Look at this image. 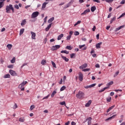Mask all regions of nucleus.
Segmentation results:
<instances>
[{"mask_svg":"<svg viewBox=\"0 0 125 125\" xmlns=\"http://www.w3.org/2000/svg\"><path fill=\"white\" fill-rule=\"evenodd\" d=\"M115 20H116V17H113V18L111 19V20L110 21V24H112V23L113 22H114V21H115Z\"/></svg>","mask_w":125,"mask_h":125,"instance_id":"e433bc0d","label":"nucleus"},{"mask_svg":"<svg viewBox=\"0 0 125 125\" xmlns=\"http://www.w3.org/2000/svg\"><path fill=\"white\" fill-rule=\"evenodd\" d=\"M119 73H120V71H118L116 72H115V74L114 75V77H117L119 75Z\"/></svg>","mask_w":125,"mask_h":125,"instance_id":"a19ab883","label":"nucleus"},{"mask_svg":"<svg viewBox=\"0 0 125 125\" xmlns=\"http://www.w3.org/2000/svg\"><path fill=\"white\" fill-rule=\"evenodd\" d=\"M9 73L10 74V75H11V76H17V73H16V72L14 71L12 69L9 70Z\"/></svg>","mask_w":125,"mask_h":125,"instance_id":"6e6552de","label":"nucleus"},{"mask_svg":"<svg viewBox=\"0 0 125 125\" xmlns=\"http://www.w3.org/2000/svg\"><path fill=\"white\" fill-rule=\"evenodd\" d=\"M15 8H16V9H19V6H18L17 4H16L14 5Z\"/></svg>","mask_w":125,"mask_h":125,"instance_id":"5fc2aeb1","label":"nucleus"},{"mask_svg":"<svg viewBox=\"0 0 125 125\" xmlns=\"http://www.w3.org/2000/svg\"><path fill=\"white\" fill-rule=\"evenodd\" d=\"M17 107H18L17 104H15L13 106V109H15L17 108Z\"/></svg>","mask_w":125,"mask_h":125,"instance_id":"c03bdc74","label":"nucleus"},{"mask_svg":"<svg viewBox=\"0 0 125 125\" xmlns=\"http://www.w3.org/2000/svg\"><path fill=\"white\" fill-rule=\"evenodd\" d=\"M94 2H97L98 3H100V1L99 0H93Z\"/></svg>","mask_w":125,"mask_h":125,"instance_id":"603ef678","label":"nucleus"},{"mask_svg":"<svg viewBox=\"0 0 125 125\" xmlns=\"http://www.w3.org/2000/svg\"><path fill=\"white\" fill-rule=\"evenodd\" d=\"M72 37V36L69 35L67 37H66V40L67 41H70V40H71V38Z\"/></svg>","mask_w":125,"mask_h":125,"instance_id":"a18cd8bd","label":"nucleus"},{"mask_svg":"<svg viewBox=\"0 0 125 125\" xmlns=\"http://www.w3.org/2000/svg\"><path fill=\"white\" fill-rule=\"evenodd\" d=\"M87 67V63H84L79 67L80 69H85Z\"/></svg>","mask_w":125,"mask_h":125,"instance_id":"4468645a","label":"nucleus"},{"mask_svg":"<svg viewBox=\"0 0 125 125\" xmlns=\"http://www.w3.org/2000/svg\"><path fill=\"white\" fill-rule=\"evenodd\" d=\"M71 125H76V123H75L74 121H72L71 122Z\"/></svg>","mask_w":125,"mask_h":125,"instance_id":"338daca9","label":"nucleus"},{"mask_svg":"<svg viewBox=\"0 0 125 125\" xmlns=\"http://www.w3.org/2000/svg\"><path fill=\"white\" fill-rule=\"evenodd\" d=\"M13 64H10L7 66V68H9V69H13Z\"/></svg>","mask_w":125,"mask_h":125,"instance_id":"58836bf2","label":"nucleus"},{"mask_svg":"<svg viewBox=\"0 0 125 125\" xmlns=\"http://www.w3.org/2000/svg\"><path fill=\"white\" fill-rule=\"evenodd\" d=\"M7 47L8 48V49H11L12 48V45L11 44H8L7 45Z\"/></svg>","mask_w":125,"mask_h":125,"instance_id":"c756f323","label":"nucleus"},{"mask_svg":"<svg viewBox=\"0 0 125 125\" xmlns=\"http://www.w3.org/2000/svg\"><path fill=\"white\" fill-rule=\"evenodd\" d=\"M66 49H68V50H72V49H73V47H72L70 45H67L66 46V47H65Z\"/></svg>","mask_w":125,"mask_h":125,"instance_id":"a878e982","label":"nucleus"},{"mask_svg":"<svg viewBox=\"0 0 125 125\" xmlns=\"http://www.w3.org/2000/svg\"><path fill=\"white\" fill-rule=\"evenodd\" d=\"M39 14H40V13L38 11L33 12L31 15V18L34 19L38 17L39 16Z\"/></svg>","mask_w":125,"mask_h":125,"instance_id":"20e7f679","label":"nucleus"},{"mask_svg":"<svg viewBox=\"0 0 125 125\" xmlns=\"http://www.w3.org/2000/svg\"><path fill=\"white\" fill-rule=\"evenodd\" d=\"M84 88L87 89V88H90V85H86L84 86Z\"/></svg>","mask_w":125,"mask_h":125,"instance_id":"e2e57ef3","label":"nucleus"},{"mask_svg":"<svg viewBox=\"0 0 125 125\" xmlns=\"http://www.w3.org/2000/svg\"><path fill=\"white\" fill-rule=\"evenodd\" d=\"M85 44L80 45L79 48H80V49H82V50H86L87 48H86V47H85Z\"/></svg>","mask_w":125,"mask_h":125,"instance_id":"1a4fd4ad","label":"nucleus"},{"mask_svg":"<svg viewBox=\"0 0 125 125\" xmlns=\"http://www.w3.org/2000/svg\"><path fill=\"white\" fill-rule=\"evenodd\" d=\"M10 10H12L13 13H14V7H13V5L10 4L9 5H7L6 6V13H9L10 12Z\"/></svg>","mask_w":125,"mask_h":125,"instance_id":"f257e3e1","label":"nucleus"},{"mask_svg":"<svg viewBox=\"0 0 125 125\" xmlns=\"http://www.w3.org/2000/svg\"><path fill=\"white\" fill-rule=\"evenodd\" d=\"M80 35V32L79 31H75L74 33V36H79Z\"/></svg>","mask_w":125,"mask_h":125,"instance_id":"79ce46f5","label":"nucleus"},{"mask_svg":"<svg viewBox=\"0 0 125 125\" xmlns=\"http://www.w3.org/2000/svg\"><path fill=\"white\" fill-rule=\"evenodd\" d=\"M74 0H71L69 2L68 4H67L64 7V8H68V7H69V6H71L72 4H73V2H74Z\"/></svg>","mask_w":125,"mask_h":125,"instance_id":"423d86ee","label":"nucleus"},{"mask_svg":"<svg viewBox=\"0 0 125 125\" xmlns=\"http://www.w3.org/2000/svg\"><path fill=\"white\" fill-rule=\"evenodd\" d=\"M56 94V91L54 90L51 94V97H54V95Z\"/></svg>","mask_w":125,"mask_h":125,"instance_id":"7c9ffc66","label":"nucleus"},{"mask_svg":"<svg viewBox=\"0 0 125 125\" xmlns=\"http://www.w3.org/2000/svg\"><path fill=\"white\" fill-rule=\"evenodd\" d=\"M28 83V82L27 81H23L19 85V88H20L21 90V91H23L25 90V88L24 87V86L26 84Z\"/></svg>","mask_w":125,"mask_h":125,"instance_id":"f03ea898","label":"nucleus"},{"mask_svg":"<svg viewBox=\"0 0 125 125\" xmlns=\"http://www.w3.org/2000/svg\"><path fill=\"white\" fill-rule=\"evenodd\" d=\"M24 31H25V29L24 28L21 29L20 31V36H21V35H22L23 33H24Z\"/></svg>","mask_w":125,"mask_h":125,"instance_id":"c85d7f7f","label":"nucleus"},{"mask_svg":"<svg viewBox=\"0 0 125 125\" xmlns=\"http://www.w3.org/2000/svg\"><path fill=\"white\" fill-rule=\"evenodd\" d=\"M119 29L121 30V29H123V28H125V25H122L119 27Z\"/></svg>","mask_w":125,"mask_h":125,"instance_id":"0e129e2a","label":"nucleus"},{"mask_svg":"<svg viewBox=\"0 0 125 125\" xmlns=\"http://www.w3.org/2000/svg\"><path fill=\"white\" fill-rule=\"evenodd\" d=\"M88 12H90V9H87L83 13L81 14V15H85L86 14H87Z\"/></svg>","mask_w":125,"mask_h":125,"instance_id":"9d476101","label":"nucleus"},{"mask_svg":"<svg viewBox=\"0 0 125 125\" xmlns=\"http://www.w3.org/2000/svg\"><path fill=\"white\" fill-rule=\"evenodd\" d=\"M104 90H104V88H103V89L100 90L99 91V92L100 93H101V92H103V91H104Z\"/></svg>","mask_w":125,"mask_h":125,"instance_id":"6e6d98bb","label":"nucleus"},{"mask_svg":"<svg viewBox=\"0 0 125 125\" xmlns=\"http://www.w3.org/2000/svg\"><path fill=\"white\" fill-rule=\"evenodd\" d=\"M35 108V105H31L30 109L31 110H33Z\"/></svg>","mask_w":125,"mask_h":125,"instance_id":"3c124183","label":"nucleus"},{"mask_svg":"<svg viewBox=\"0 0 125 125\" xmlns=\"http://www.w3.org/2000/svg\"><path fill=\"white\" fill-rule=\"evenodd\" d=\"M45 63H46V61L44 60H42L41 62V64L42 65H44L45 64Z\"/></svg>","mask_w":125,"mask_h":125,"instance_id":"c9c22d12","label":"nucleus"},{"mask_svg":"<svg viewBox=\"0 0 125 125\" xmlns=\"http://www.w3.org/2000/svg\"><path fill=\"white\" fill-rule=\"evenodd\" d=\"M25 24H26V20H23L21 21V26H24V25H25Z\"/></svg>","mask_w":125,"mask_h":125,"instance_id":"cd10ccee","label":"nucleus"},{"mask_svg":"<svg viewBox=\"0 0 125 125\" xmlns=\"http://www.w3.org/2000/svg\"><path fill=\"white\" fill-rule=\"evenodd\" d=\"M114 0H106V2L110 3V2H113Z\"/></svg>","mask_w":125,"mask_h":125,"instance_id":"8fccbe9b","label":"nucleus"},{"mask_svg":"<svg viewBox=\"0 0 125 125\" xmlns=\"http://www.w3.org/2000/svg\"><path fill=\"white\" fill-rule=\"evenodd\" d=\"M48 3H49V2L46 1L43 3V4H42V9H44V8H45V7H46V4H48Z\"/></svg>","mask_w":125,"mask_h":125,"instance_id":"9b49d317","label":"nucleus"},{"mask_svg":"<svg viewBox=\"0 0 125 125\" xmlns=\"http://www.w3.org/2000/svg\"><path fill=\"white\" fill-rule=\"evenodd\" d=\"M96 85V83H93L91 85H90V87L91 88V87H94Z\"/></svg>","mask_w":125,"mask_h":125,"instance_id":"de8ad7c7","label":"nucleus"},{"mask_svg":"<svg viewBox=\"0 0 125 125\" xmlns=\"http://www.w3.org/2000/svg\"><path fill=\"white\" fill-rule=\"evenodd\" d=\"M95 67H96V68H100V65H99V64H98V63L96 64Z\"/></svg>","mask_w":125,"mask_h":125,"instance_id":"bf43d9fd","label":"nucleus"},{"mask_svg":"<svg viewBox=\"0 0 125 125\" xmlns=\"http://www.w3.org/2000/svg\"><path fill=\"white\" fill-rule=\"evenodd\" d=\"M5 0H0V9L3 7L4 5V2H3V1H5Z\"/></svg>","mask_w":125,"mask_h":125,"instance_id":"f8f14e48","label":"nucleus"},{"mask_svg":"<svg viewBox=\"0 0 125 125\" xmlns=\"http://www.w3.org/2000/svg\"><path fill=\"white\" fill-rule=\"evenodd\" d=\"M53 21H54V17H52L48 20V23H51V22H53Z\"/></svg>","mask_w":125,"mask_h":125,"instance_id":"393cba45","label":"nucleus"},{"mask_svg":"<svg viewBox=\"0 0 125 125\" xmlns=\"http://www.w3.org/2000/svg\"><path fill=\"white\" fill-rule=\"evenodd\" d=\"M84 96V93L80 91L77 94H76V97L81 99V98H83Z\"/></svg>","mask_w":125,"mask_h":125,"instance_id":"7ed1b4c3","label":"nucleus"},{"mask_svg":"<svg viewBox=\"0 0 125 125\" xmlns=\"http://www.w3.org/2000/svg\"><path fill=\"white\" fill-rule=\"evenodd\" d=\"M70 124V121H68L67 122L65 123V125H69Z\"/></svg>","mask_w":125,"mask_h":125,"instance_id":"774afa93","label":"nucleus"},{"mask_svg":"<svg viewBox=\"0 0 125 125\" xmlns=\"http://www.w3.org/2000/svg\"><path fill=\"white\" fill-rule=\"evenodd\" d=\"M92 102V101L91 100H89L88 101V102L85 104V106L86 107H89V106H90V104H91Z\"/></svg>","mask_w":125,"mask_h":125,"instance_id":"aec40b11","label":"nucleus"},{"mask_svg":"<svg viewBox=\"0 0 125 125\" xmlns=\"http://www.w3.org/2000/svg\"><path fill=\"white\" fill-rule=\"evenodd\" d=\"M47 20V16L45 17L44 19V23H46V20Z\"/></svg>","mask_w":125,"mask_h":125,"instance_id":"052dcab7","label":"nucleus"},{"mask_svg":"<svg viewBox=\"0 0 125 125\" xmlns=\"http://www.w3.org/2000/svg\"><path fill=\"white\" fill-rule=\"evenodd\" d=\"M112 100V98L111 97H109L106 99V101L107 102H110L111 100Z\"/></svg>","mask_w":125,"mask_h":125,"instance_id":"4c0bfd02","label":"nucleus"},{"mask_svg":"<svg viewBox=\"0 0 125 125\" xmlns=\"http://www.w3.org/2000/svg\"><path fill=\"white\" fill-rule=\"evenodd\" d=\"M15 57L13 58V59L11 60V63H15Z\"/></svg>","mask_w":125,"mask_h":125,"instance_id":"2f4dec72","label":"nucleus"},{"mask_svg":"<svg viewBox=\"0 0 125 125\" xmlns=\"http://www.w3.org/2000/svg\"><path fill=\"white\" fill-rule=\"evenodd\" d=\"M63 37H64V34H61L60 35H59L57 38L58 41H60V40H61V39L63 38Z\"/></svg>","mask_w":125,"mask_h":125,"instance_id":"412c9836","label":"nucleus"},{"mask_svg":"<svg viewBox=\"0 0 125 125\" xmlns=\"http://www.w3.org/2000/svg\"><path fill=\"white\" fill-rule=\"evenodd\" d=\"M61 53H65V54H69V51L67 50H62L61 51Z\"/></svg>","mask_w":125,"mask_h":125,"instance_id":"bb28decb","label":"nucleus"},{"mask_svg":"<svg viewBox=\"0 0 125 125\" xmlns=\"http://www.w3.org/2000/svg\"><path fill=\"white\" fill-rule=\"evenodd\" d=\"M31 38L33 40H36V33L35 32H33L32 31H31Z\"/></svg>","mask_w":125,"mask_h":125,"instance_id":"ddd939ff","label":"nucleus"},{"mask_svg":"<svg viewBox=\"0 0 125 125\" xmlns=\"http://www.w3.org/2000/svg\"><path fill=\"white\" fill-rule=\"evenodd\" d=\"M48 97H49V95H48L47 96H46V97H44L42 99V100H44V99H47V98H48Z\"/></svg>","mask_w":125,"mask_h":125,"instance_id":"4d7b16f0","label":"nucleus"},{"mask_svg":"<svg viewBox=\"0 0 125 125\" xmlns=\"http://www.w3.org/2000/svg\"><path fill=\"white\" fill-rule=\"evenodd\" d=\"M51 63L53 67H54V68H56V64L53 61L51 62Z\"/></svg>","mask_w":125,"mask_h":125,"instance_id":"37998d69","label":"nucleus"},{"mask_svg":"<svg viewBox=\"0 0 125 125\" xmlns=\"http://www.w3.org/2000/svg\"><path fill=\"white\" fill-rule=\"evenodd\" d=\"M101 44H102V42H100L96 44V47L97 49H99V48H101Z\"/></svg>","mask_w":125,"mask_h":125,"instance_id":"2eb2a0df","label":"nucleus"},{"mask_svg":"<svg viewBox=\"0 0 125 125\" xmlns=\"http://www.w3.org/2000/svg\"><path fill=\"white\" fill-rule=\"evenodd\" d=\"M3 78V79H9L10 78V74H5Z\"/></svg>","mask_w":125,"mask_h":125,"instance_id":"5701e85b","label":"nucleus"},{"mask_svg":"<svg viewBox=\"0 0 125 125\" xmlns=\"http://www.w3.org/2000/svg\"><path fill=\"white\" fill-rule=\"evenodd\" d=\"M76 55V54L75 53H72L70 54V58H74V56Z\"/></svg>","mask_w":125,"mask_h":125,"instance_id":"49530a36","label":"nucleus"},{"mask_svg":"<svg viewBox=\"0 0 125 125\" xmlns=\"http://www.w3.org/2000/svg\"><path fill=\"white\" fill-rule=\"evenodd\" d=\"M79 80L80 82H83V75L82 72H80L79 74Z\"/></svg>","mask_w":125,"mask_h":125,"instance_id":"0eeeda50","label":"nucleus"},{"mask_svg":"<svg viewBox=\"0 0 125 125\" xmlns=\"http://www.w3.org/2000/svg\"><path fill=\"white\" fill-rule=\"evenodd\" d=\"M116 116H117L116 114L113 115L112 116L109 117L108 118H107L105 121H111V120H112V119H115V118H116Z\"/></svg>","mask_w":125,"mask_h":125,"instance_id":"f3484780","label":"nucleus"},{"mask_svg":"<svg viewBox=\"0 0 125 125\" xmlns=\"http://www.w3.org/2000/svg\"><path fill=\"white\" fill-rule=\"evenodd\" d=\"M95 10H96V7L95 6H93L91 7V11L92 12H94Z\"/></svg>","mask_w":125,"mask_h":125,"instance_id":"4be33fe9","label":"nucleus"},{"mask_svg":"<svg viewBox=\"0 0 125 125\" xmlns=\"http://www.w3.org/2000/svg\"><path fill=\"white\" fill-rule=\"evenodd\" d=\"M60 104L62 105V106H63V105H64V106H66V102H65L64 101L61 102L60 103Z\"/></svg>","mask_w":125,"mask_h":125,"instance_id":"473e14b6","label":"nucleus"},{"mask_svg":"<svg viewBox=\"0 0 125 125\" xmlns=\"http://www.w3.org/2000/svg\"><path fill=\"white\" fill-rule=\"evenodd\" d=\"M114 83V82L113 81H111L109 83H108L106 85H112Z\"/></svg>","mask_w":125,"mask_h":125,"instance_id":"ea45409f","label":"nucleus"},{"mask_svg":"<svg viewBox=\"0 0 125 125\" xmlns=\"http://www.w3.org/2000/svg\"><path fill=\"white\" fill-rule=\"evenodd\" d=\"M66 89V86H62L61 88L60 91H63V90H64V89Z\"/></svg>","mask_w":125,"mask_h":125,"instance_id":"72a5a7b5","label":"nucleus"},{"mask_svg":"<svg viewBox=\"0 0 125 125\" xmlns=\"http://www.w3.org/2000/svg\"><path fill=\"white\" fill-rule=\"evenodd\" d=\"M79 3H83V2H84V0H79Z\"/></svg>","mask_w":125,"mask_h":125,"instance_id":"13d9d810","label":"nucleus"},{"mask_svg":"<svg viewBox=\"0 0 125 125\" xmlns=\"http://www.w3.org/2000/svg\"><path fill=\"white\" fill-rule=\"evenodd\" d=\"M90 70V68H85L83 69V72H88Z\"/></svg>","mask_w":125,"mask_h":125,"instance_id":"f704fd0d","label":"nucleus"},{"mask_svg":"<svg viewBox=\"0 0 125 125\" xmlns=\"http://www.w3.org/2000/svg\"><path fill=\"white\" fill-rule=\"evenodd\" d=\"M51 25H52V23H50L45 29L46 32H48V31H49V29L51 28Z\"/></svg>","mask_w":125,"mask_h":125,"instance_id":"a211bd4d","label":"nucleus"},{"mask_svg":"<svg viewBox=\"0 0 125 125\" xmlns=\"http://www.w3.org/2000/svg\"><path fill=\"white\" fill-rule=\"evenodd\" d=\"M125 0H122L120 2V4H125Z\"/></svg>","mask_w":125,"mask_h":125,"instance_id":"864d4df0","label":"nucleus"},{"mask_svg":"<svg viewBox=\"0 0 125 125\" xmlns=\"http://www.w3.org/2000/svg\"><path fill=\"white\" fill-rule=\"evenodd\" d=\"M125 16V12L123 14H122L120 17L119 18H118V19H120V18H122V17H124V16Z\"/></svg>","mask_w":125,"mask_h":125,"instance_id":"09e8293b","label":"nucleus"},{"mask_svg":"<svg viewBox=\"0 0 125 125\" xmlns=\"http://www.w3.org/2000/svg\"><path fill=\"white\" fill-rule=\"evenodd\" d=\"M114 108H115V105L110 106V107H109L108 109L106 110V113H109V112H110V111H111V110H113V109H114Z\"/></svg>","mask_w":125,"mask_h":125,"instance_id":"6ab92c4d","label":"nucleus"},{"mask_svg":"<svg viewBox=\"0 0 125 125\" xmlns=\"http://www.w3.org/2000/svg\"><path fill=\"white\" fill-rule=\"evenodd\" d=\"M60 47H61L60 45H56L54 46H52L51 49V50L54 51V50H57V49H59V48H60Z\"/></svg>","mask_w":125,"mask_h":125,"instance_id":"39448f33","label":"nucleus"},{"mask_svg":"<svg viewBox=\"0 0 125 125\" xmlns=\"http://www.w3.org/2000/svg\"><path fill=\"white\" fill-rule=\"evenodd\" d=\"M19 122H21V123H24V122H25V119L23 117H21L19 119Z\"/></svg>","mask_w":125,"mask_h":125,"instance_id":"b1692460","label":"nucleus"},{"mask_svg":"<svg viewBox=\"0 0 125 125\" xmlns=\"http://www.w3.org/2000/svg\"><path fill=\"white\" fill-rule=\"evenodd\" d=\"M61 56L62 59H63V60H64L65 62H68L69 61V59L67 58L66 57L63 56L62 54L61 55Z\"/></svg>","mask_w":125,"mask_h":125,"instance_id":"dca6fc26","label":"nucleus"},{"mask_svg":"<svg viewBox=\"0 0 125 125\" xmlns=\"http://www.w3.org/2000/svg\"><path fill=\"white\" fill-rule=\"evenodd\" d=\"M72 35H73V31H70L69 36H70V37H72Z\"/></svg>","mask_w":125,"mask_h":125,"instance_id":"69168bd1","label":"nucleus"},{"mask_svg":"<svg viewBox=\"0 0 125 125\" xmlns=\"http://www.w3.org/2000/svg\"><path fill=\"white\" fill-rule=\"evenodd\" d=\"M114 91H116V92H118V91L122 92V91H123V90H122V89H115V90H114Z\"/></svg>","mask_w":125,"mask_h":125,"instance_id":"680f3d73","label":"nucleus"}]
</instances>
